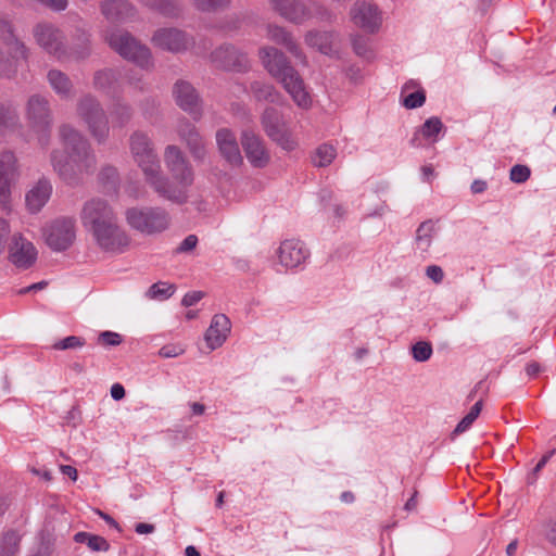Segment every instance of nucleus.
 <instances>
[{
  "label": "nucleus",
  "mask_w": 556,
  "mask_h": 556,
  "mask_svg": "<svg viewBox=\"0 0 556 556\" xmlns=\"http://www.w3.org/2000/svg\"><path fill=\"white\" fill-rule=\"evenodd\" d=\"M266 37L269 40L283 46L295 59L300 60L303 65L307 64L306 56L302 52L300 46L294 40L291 33H289L286 28L269 24L266 27Z\"/></svg>",
  "instance_id": "nucleus-28"
},
{
  "label": "nucleus",
  "mask_w": 556,
  "mask_h": 556,
  "mask_svg": "<svg viewBox=\"0 0 556 556\" xmlns=\"http://www.w3.org/2000/svg\"><path fill=\"white\" fill-rule=\"evenodd\" d=\"M111 396L115 401H119L125 396V389L122 384L115 383L111 387Z\"/></svg>",
  "instance_id": "nucleus-59"
},
{
  "label": "nucleus",
  "mask_w": 556,
  "mask_h": 556,
  "mask_svg": "<svg viewBox=\"0 0 556 556\" xmlns=\"http://www.w3.org/2000/svg\"><path fill=\"white\" fill-rule=\"evenodd\" d=\"M101 11L111 22H122L134 15V7L127 0H103Z\"/></svg>",
  "instance_id": "nucleus-29"
},
{
  "label": "nucleus",
  "mask_w": 556,
  "mask_h": 556,
  "mask_svg": "<svg viewBox=\"0 0 556 556\" xmlns=\"http://www.w3.org/2000/svg\"><path fill=\"white\" fill-rule=\"evenodd\" d=\"M354 52L364 59H371L374 56L372 50L369 47L368 40L363 36L354 37L352 41Z\"/></svg>",
  "instance_id": "nucleus-44"
},
{
  "label": "nucleus",
  "mask_w": 556,
  "mask_h": 556,
  "mask_svg": "<svg viewBox=\"0 0 556 556\" xmlns=\"http://www.w3.org/2000/svg\"><path fill=\"white\" fill-rule=\"evenodd\" d=\"M349 14L353 25L366 34H377L382 27L384 13L374 0L355 1Z\"/></svg>",
  "instance_id": "nucleus-12"
},
{
  "label": "nucleus",
  "mask_w": 556,
  "mask_h": 556,
  "mask_svg": "<svg viewBox=\"0 0 556 556\" xmlns=\"http://www.w3.org/2000/svg\"><path fill=\"white\" fill-rule=\"evenodd\" d=\"M26 55L27 48L15 35L12 21L0 14V76L11 77Z\"/></svg>",
  "instance_id": "nucleus-6"
},
{
  "label": "nucleus",
  "mask_w": 556,
  "mask_h": 556,
  "mask_svg": "<svg viewBox=\"0 0 556 556\" xmlns=\"http://www.w3.org/2000/svg\"><path fill=\"white\" fill-rule=\"evenodd\" d=\"M48 81L53 91L61 98H68L72 94V81L64 73L51 70L48 73Z\"/></svg>",
  "instance_id": "nucleus-34"
},
{
  "label": "nucleus",
  "mask_w": 556,
  "mask_h": 556,
  "mask_svg": "<svg viewBox=\"0 0 556 556\" xmlns=\"http://www.w3.org/2000/svg\"><path fill=\"white\" fill-rule=\"evenodd\" d=\"M46 244L55 252L67 250L75 241L76 226L73 217H59L43 227Z\"/></svg>",
  "instance_id": "nucleus-13"
},
{
  "label": "nucleus",
  "mask_w": 556,
  "mask_h": 556,
  "mask_svg": "<svg viewBox=\"0 0 556 556\" xmlns=\"http://www.w3.org/2000/svg\"><path fill=\"white\" fill-rule=\"evenodd\" d=\"M130 152L135 163L143 173L146 181L151 187V181L154 179L159 169V156L154 150L150 137L141 131H135L130 136Z\"/></svg>",
  "instance_id": "nucleus-9"
},
{
  "label": "nucleus",
  "mask_w": 556,
  "mask_h": 556,
  "mask_svg": "<svg viewBox=\"0 0 556 556\" xmlns=\"http://www.w3.org/2000/svg\"><path fill=\"white\" fill-rule=\"evenodd\" d=\"M77 115L86 124L90 135L98 141L104 142L110 132V126L100 102L85 96L77 103Z\"/></svg>",
  "instance_id": "nucleus-8"
},
{
  "label": "nucleus",
  "mask_w": 556,
  "mask_h": 556,
  "mask_svg": "<svg viewBox=\"0 0 556 556\" xmlns=\"http://www.w3.org/2000/svg\"><path fill=\"white\" fill-rule=\"evenodd\" d=\"M337 156V149L330 143H323L316 148L312 155V162L316 167L330 165Z\"/></svg>",
  "instance_id": "nucleus-35"
},
{
  "label": "nucleus",
  "mask_w": 556,
  "mask_h": 556,
  "mask_svg": "<svg viewBox=\"0 0 556 556\" xmlns=\"http://www.w3.org/2000/svg\"><path fill=\"white\" fill-rule=\"evenodd\" d=\"M173 94L180 109L192 115L194 119L200 118V99L192 85L188 81L179 80L174 85Z\"/></svg>",
  "instance_id": "nucleus-22"
},
{
  "label": "nucleus",
  "mask_w": 556,
  "mask_h": 556,
  "mask_svg": "<svg viewBox=\"0 0 556 556\" xmlns=\"http://www.w3.org/2000/svg\"><path fill=\"white\" fill-rule=\"evenodd\" d=\"M197 9L212 11L229 3V0H192Z\"/></svg>",
  "instance_id": "nucleus-49"
},
{
  "label": "nucleus",
  "mask_w": 556,
  "mask_h": 556,
  "mask_svg": "<svg viewBox=\"0 0 556 556\" xmlns=\"http://www.w3.org/2000/svg\"><path fill=\"white\" fill-rule=\"evenodd\" d=\"M304 39L308 47L317 49L323 54L329 55L333 52L334 34L332 33L309 30Z\"/></svg>",
  "instance_id": "nucleus-32"
},
{
  "label": "nucleus",
  "mask_w": 556,
  "mask_h": 556,
  "mask_svg": "<svg viewBox=\"0 0 556 556\" xmlns=\"http://www.w3.org/2000/svg\"><path fill=\"white\" fill-rule=\"evenodd\" d=\"M426 276L434 283L439 285L444 279V271L438 265H429L426 267Z\"/></svg>",
  "instance_id": "nucleus-53"
},
{
  "label": "nucleus",
  "mask_w": 556,
  "mask_h": 556,
  "mask_svg": "<svg viewBox=\"0 0 556 556\" xmlns=\"http://www.w3.org/2000/svg\"><path fill=\"white\" fill-rule=\"evenodd\" d=\"M85 345V340L77 336L66 337L53 344L54 350H71V349H79Z\"/></svg>",
  "instance_id": "nucleus-46"
},
{
  "label": "nucleus",
  "mask_w": 556,
  "mask_h": 556,
  "mask_svg": "<svg viewBox=\"0 0 556 556\" xmlns=\"http://www.w3.org/2000/svg\"><path fill=\"white\" fill-rule=\"evenodd\" d=\"M231 331V321L225 314H215L204 332V341L207 349L212 352L227 341Z\"/></svg>",
  "instance_id": "nucleus-20"
},
{
  "label": "nucleus",
  "mask_w": 556,
  "mask_h": 556,
  "mask_svg": "<svg viewBox=\"0 0 556 556\" xmlns=\"http://www.w3.org/2000/svg\"><path fill=\"white\" fill-rule=\"evenodd\" d=\"M216 144L227 163L232 166H239L243 163L236 135L230 129L222 128L216 132Z\"/></svg>",
  "instance_id": "nucleus-24"
},
{
  "label": "nucleus",
  "mask_w": 556,
  "mask_h": 556,
  "mask_svg": "<svg viewBox=\"0 0 556 556\" xmlns=\"http://www.w3.org/2000/svg\"><path fill=\"white\" fill-rule=\"evenodd\" d=\"M79 218L85 230L101 250L122 253L128 248L130 238L118 225L117 215L106 200L92 198L86 201Z\"/></svg>",
  "instance_id": "nucleus-1"
},
{
  "label": "nucleus",
  "mask_w": 556,
  "mask_h": 556,
  "mask_svg": "<svg viewBox=\"0 0 556 556\" xmlns=\"http://www.w3.org/2000/svg\"><path fill=\"white\" fill-rule=\"evenodd\" d=\"M63 475L68 476L73 481L77 480V470L76 468L70 465H62L60 467Z\"/></svg>",
  "instance_id": "nucleus-64"
},
{
  "label": "nucleus",
  "mask_w": 556,
  "mask_h": 556,
  "mask_svg": "<svg viewBox=\"0 0 556 556\" xmlns=\"http://www.w3.org/2000/svg\"><path fill=\"white\" fill-rule=\"evenodd\" d=\"M278 263L286 269L304 266L309 257L306 245L298 239H287L280 242L276 250Z\"/></svg>",
  "instance_id": "nucleus-15"
},
{
  "label": "nucleus",
  "mask_w": 556,
  "mask_h": 556,
  "mask_svg": "<svg viewBox=\"0 0 556 556\" xmlns=\"http://www.w3.org/2000/svg\"><path fill=\"white\" fill-rule=\"evenodd\" d=\"M212 62L225 70L241 71L247 67L248 60L245 54L239 52L232 46H222L212 53Z\"/></svg>",
  "instance_id": "nucleus-26"
},
{
  "label": "nucleus",
  "mask_w": 556,
  "mask_h": 556,
  "mask_svg": "<svg viewBox=\"0 0 556 556\" xmlns=\"http://www.w3.org/2000/svg\"><path fill=\"white\" fill-rule=\"evenodd\" d=\"M135 530L138 534H149L154 531V526L151 523L140 522L136 525Z\"/></svg>",
  "instance_id": "nucleus-62"
},
{
  "label": "nucleus",
  "mask_w": 556,
  "mask_h": 556,
  "mask_svg": "<svg viewBox=\"0 0 556 556\" xmlns=\"http://www.w3.org/2000/svg\"><path fill=\"white\" fill-rule=\"evenodd\" d=\"M177 132L186 142L194 160H203L206 155L205 143L195 126L188 121H180L177 125Z\"/></svg>",
  "instance_id": "nucleus-25"
},
{
  "label": "nucleus",
  "mask_w": 556,
  "mask_h": 556,
  "mask_svg": "<svg viewBox=\"0 0 556 556\" xmlns=\"http://www.w3.org/2000/svg\"><path fill=\"white\" fill-rule=\"evenodd\" d=\"M426 102V92L415 80L406 81L401 89V103L408 110L418 109Z\"/></svg>",
  "instance_id": "nucleus-30"
},
{
  "label": "nucleus",
  "mask_w": 556,
  "mask_h": 556,
  "mask_svg": "<svg viewBox=\"0 0 556 556\" xmlns=\"http://www.w3.org/2000/svg\"><path fill=\"white\" fill-rule=\"evenodd\" d=\"M16 123V116L9 114L0 105V138L3 137Z\"/></svg>",
  "instance_id": "nucleus-48"
},
{
  "label": "nucleus",
  "mask_w": 556,
  "mask_h": 556,
  "mask_svg": "<svg viewBox=\"0 0 556 556\" xmlns=\"http://www.w3.org/2000/svg\"><path fill=\"white\" fill-rule=\"evenodd\" d=\"M99 341L108 346H116L122 343V336L113 331H103L99 336Z\"/></svg>",
  "instance_id": "nucleus-51"
},
{
  "label": "nucleus",
  "mask_w": 556,
  "mask_h": 556,
  "mask_svg": "<svg viewBox=\"0 0 556 556\" xmlns=\"http://www.w3.org/2000/svg\"><path fill=\"white\" fill-rule=\"evenodd\" d=\"M203 298V292L201 291H191L185 294L181 300V304L186 307L192 306L197 304Z\"/></svg>",
  "instance_id": "nucleus-55"
},
{
  "label": "nucleus",
  "mask_w": 556,
  "mask_h": 556,
  "mask_svg": "<svg viewBox=\"0 0 556 556\" xmlns=\"http://www.w3.org/2000/svg\"><path fill=\"white\" fill-rule=\"evenodd\" d=\"M116 81V75L111 70L100 71L94 76L96 87L108 93L115 90Z\"/></svg>",
  "instance_id": "nucleus-39"
},
{
  "label": "nucleus",
  "mask_w": 556,
  "mask_h": 556,
  "mask_svg": "<svg viewBox=\"0 0 556 556\" xmlns=\"http://www.w3.org/2000/svg\"><path fill=\"white\" fill-rule=\"evenodd\" d=\"M412 357L418 363L430 359L433 354L432 345L427 341H418L410 349Z\"/></svg>",
  "instance_id": "nucleus-42"
},
{
  "label": "nucleus",
  "mask_w": 556,
  "mask_h": 556,
  "mask_svg": "<svg viewBox=\"0 0 556 556\" xmlns=\"http://www.w3.org/2000/svg\"><path fill=\"white\" fill-rule=\"evenodd\" d=\"M26 117L30 127L37 132L38 143L46 147L49 143L52 124L49 101L40 94L29 97L26 104Z\"/></svg>",
  "instance_id": "nucleus-11"
},
{
  "label": "nucleus",
  "mask_w": 556,
  "mask_h": 556,
  "mask_svg": "<svg viewBox=\"0 0 556 556\" xmlns=\"http://www.w3.org/2000/svg\"><path fill=\"white\" fill-rule=\"evenodd\" d=\"M481 409H482V402L478 401L470 408L468 414L457 424V426L455 427V429L453 431V435H457V434H460V433H464L465 431H467L471 427L473 421L480 415Z\"/></svg>",
  "instance_id": "nucleus-40"
},
{
  "label": "nucleus",
  "mask_w": 556,
  "mask_h": 556,
  "mask_svg": "<svg viewBox=\"0 0 556 556\" xmlns=\"http://www.w3.org/2000/svg\"><path fill=\"white\" fill-rule=\"evenodd\" d=\"M38 252L31 241L22 233H14L9 244V260L20 269L31 267L37 261Z\"/></svg>",
  "instance_id": "nucleus-17"
},
{
  "label": "nucleus",
  "mask_w": 556,
  "mask_h": 556,
  "mask_svg": "<svg viewBox=\"0 0 556 556\" xmlns=\"http://www.w3.org/2000/svg\"><path fill=\"white\" fill-rule=\"evenodd\" d=\"M155 47L170 52H180L191 43L190 38L177 28H161L156 30L152 37Z\"/></svg>",
  "instance_id": "nucleus-21"
},
{
  "label": "nucleus",
  "mask_w": 556,
  "mask_h": 556,
  "mask_svg": "<svg viewBox=\"0 0 556 556\" xmlns=\"http://www.w3.org/2000/svg\"><path fill=\"white\" fill-rule=\"evenodd\" d=\"M545 529V536L546 539L556 546V522L555 521H548L546 523Z\"/></svg>",
  "instance_id": "nucleus-56"
},
{
  "label": "nucleus",
  "mask_w": 556,
  "mask_h": 556,
  "mask_svg": "<svg viewBox=\"0 0 556 556\" xmlns=\"http://www.w3.org/2000/svg\"><path fill=\"white\" fill-rule=\"evenodd\" d=\"M164 163L172 175V180L164 176L159 163L157 173L151 181V188L162 199L175 204H184L189 200V190L194 181L192 166L182 151L169 144L164 150Z\"/></svg>",
  "instance_id": "nucleus-3"
},
{
  "label": "nucleus",
  "mask_w": 556,
  "mask_h": 556,
  "mask_svg": "<svg viewBox=\"0 0 556 556\" xmlns=\"http://www.w3.org/2000/svg\"><path fill=\"white\" fill-rule=\"evenodd\" d=\"M420 170L422 180L425 181H430L434 176V169L431 165H424Z\"/></svg>",
  "instance_id": "nucleus-63"
},
{
  "label": "nucleus",
  "mask_w": 556,
  "mask_h": 556,
  "mask_svg": "<svg viewBox=\"0 0 556 556\" xmlns=\"http://www.w3.org/2000/svg\"><path fill=\"white\" fill-rule=\"evenodd\" d=\"M125 220L135 231L144 236H156L172 225L170 214L161 206H131L125 211Z\"/></svg>",
  "instance_id": "nucleus-5"
},
{
  "label": "nucleus",
  "mask_w": 556,
  "mask_h": 556,
  "mask_svg": "<svg viewBox=\"0 0 556 556\" xmlns=\"http://www.w3.org/2000/svg\"><path fill=\"white\" fill-rule=\"evenodd\" d=\"M175 290L176 288L173 283L159 281L148 289L146 296L150 300L165 301L175 293Z\"/></svg>",
  "instance_id": "nucleus-37"
},
{
  "label": "nucleus",
  "mask_w": 556,
  "mask_h": 556,
  "mask_svg": "<svg viewBox=\"0 0 556 556\" xmlns=\"http://www.w3.org/2000/svg\"><path fill=\"white\" fill-rule=\"evenodd\" d=\"M189 407L192 416H202L206 410L205 405L199 402L189 403Z\"/></svg>",
  "instance_id": "nucleus-61"
},
{
  "label": "nucleus",
  "mask_w": 556,
  "mask_h": 556,
  "mask_svg": "<svg viewBox=\"0 0 556 556\" xmlns=\"http://www.w3.org/2000/svg\"><path fill=\"white\" fill-rule=\"evenodd\" d=\"M271 4L285 20L294 24H303L313 17L319 21L332 18V13L317 3L307 5L299 0H271Z\"/></svg>",
  "instance_id": "nucleus-10"
},
{
  "label": "nucleus",
  "mask_w": 556,
  "mask_h": 556,
  "mask_svg": "<svg viewBox=\"0 0 556 556\" xmlns=\"http://www.w3.org/2000/svg\"><path fill=\"white\" fill-rule=\"evenodd\" d=\"M198 241L199 240L195 235H189L180 242V244L176 248L175 252L178 254L189 253L195 249Z\"/></svg>",
  "instance_id": "nucleus-50"
},
{
  "label": "nucleus",
  "mask_w": 556,
  "mask_h": 556,
  "mask_svg": "<svg viewBox=\"0 0 556 556\" xmlns=\"http://www.w3.org/2000/svg\"><path fill=\"white\" fill-rule=\"evenodd\" d=\"M35 42L47 53L63 59L66 55V41L63 31L50 22H39L33 27Z\"/></svg>",
  "instance_id": "nucleus-14"
},
{
  "label": "nucleus",
  "mask_w": 556,
  "mask_h": 556,
  "mask_svg": "<svg viewBox=\"0 0 556 556\" xmlns=\"http://www.w3.org/2000/svg\"><path fill=\"white\" fill-rule=\"evenodd\" d=\"M16 159L11 151L0 153V205L7 210L10 197V185L16 176Z\"/></svg>",
  "instance_id": "nucleus-23"
},
{
  "label": "nucleus",
  "mask_w": 556,
  "mask_h": 556,
  "mask_svg": "<svg viewBox=\"0 0 556 556\" xmlns=\"http://www.w3.org/2000/svg\"><path fill=\"white\" fill-rule=\"evenodd\" d=\"M346 75L350 78V80H352L355 84L362 81L363 79V73L358 67H350Z\"/></svg>",
  "instance_id": "nucleus-60"
},
{
  "label": "nucleus",
  "mask_w": 556,
  "mask_h": 556,
  "mask_svg": "<svg viewBox=\"0 0 556 556\" xmlns=\"http://www.w3.org/2000/svg\"><path fill=\"white\" fill-rule=\"evenodd\" d=\"M260 58L267 72L282 84L295 104L304 110L309 109L312 98L286 55L274 47H264L260 50Z\"/></svg>",
  "instance_id": "nucleus-4"
},
{
  "label": "nucleus",
  "mask_w": 556,
  "mask_h": 556,
  "mask_svg": "<svg viewBox=\"0 0 556 556\" xmlns=\"http://www.w3.org/2000/svg\"><path fill=\"white\" fill-rule=\"evenodd\" d=\"M241 144L251 166L264 168L269 164L270 153L257 135L249 130L242 131Z\"/></svg>",
  "instance_id": "nucleus-18"
},
{
  "label": "nucleus",
  "mask_w": 556,
  "mask_h": 556,
  "mask_svg": "<svg viewBox=\"0 0 556 556\" xmlns=\"http://www.w3.org/2000/svg\"><path fill=\"white\" fill-rule=\"evenodd\" d=\"M11 232L8 219L0 217V255L4 252L9 235Z\"/></svg>",
  "instance_id": "nucleus-52"
},
{
  "label": "nucleus",
  "mask_w": 556,
  "mask_h": 556,
  "mask_svg": "<svg viewBox=\"0 0 556 556\" xmlns=\"http://www.w3.org/2000/svg\"><path fill=\"white\" fill-rule=\"evenodd\" d=\"M100 178L102 181H108L112 182V185H115L118 178L116 168L112 166L103 167L100 172Z\"/></svg>",
  "instance_id": "nucleus-54"
},
{
  "label": "nucleus",
  "mask_w": 556,
  "mask_h": 556,
  "mask_svg": "<svg viewBox=\"0 0 556 556\" xmlns=\"http://www.w3.org/2000/svg\"><path fill=\"white\" fill-rule=\"evenodd\" d=\"M437 232V225L433 220L429 219L421 223L416 230L415 249L421 253H427Z\"/></svg>",
  "instance_id": "nucleus-31"
},
{
  "label": "nucleus",
  "mask_w": 556,
  "mask_h": 556,
  "mask_svg": "<svg viewBox=\"0 0 556 556\" xmlns=\"http://www.w3.org/2000/svg\"><path fill=\"white\" fill-rule=\"evenodd\" d=\"M64 151L51 152V165L54 172L67 184H75L85 175L93 173L97 164L89 141L73 126L64 124L59 130Z\"/></svg>",
  "instance_id": "nucleus-2"
},
{
  "label": "nucleus",
  "mask_w": 556,
  "mask_h": 556,
  "mask_svg": "<svg viewBox=\"0 0 556 556\" xmlns=\"http://www.w3.org/2000/svg\"><path fill=\"white\" fill-rule=\"evenodd\" d=\"M445 134V127L438 116H431L415 130L409 140V144L414 148H422L426 144L432 146L437 143Z\"/></svg>",
  "instance_id": "nucleus-19"
},
{
  "label": "nucleus",
  "mask_w": 556,
  "mask_h": 556,
  "mask_svg": "<svg viewBox=\"0 0 556 556\" xmlns=\"http://www.w3.org/2000/svg\"><path fill=\"white\" fill-rule=\"evenodd\" d=\"M262 125L267 136L276 141L282 149H294L295 141L275 109L269 108L264 111Z\"/></svg>",
  "instance_id": "nucleus-16"
},
{
  "label": "nucleus",
  "mask_w": 556,
  "mask_h": 556,
  "mask_svg": "<svg viewBox=\"0 0 556 556\" xmlns=\"http://www.w3.org/2000/svg\"><path fill=\"white\" fill-rule=\"evenodd\" d=\"M113 126L123 127L131 117L130 108L126 104H116L111 111Z\"/></svg>",
  "instance_id": "nucleus-43"
},
{
  "label": "nucleus",
  "mask_w": 556,
  "mask_h": 556,
  "mask_svg": "<svg viewBox=\"0 0 556 556\" xmlns=\"http://www.w3.org/2000/svg\"><path fill=\"white\" fill-rule=\"evenodd\" d=\"M52 185L49 179L40 178L34 184L25 195L26 207L31 214L42 210L52 194Z\"/></svg>",
  "instance_id": "nucleus-27"
},
{
  "label": "nucleus",
  "mask_w": 556,
  "mask_h": 556,
  "mask_svg": "<svg viewBox=\"0 0 556 556\" xmlns=\"http://www.w3.org/2000/svg\"><path fill=\"white\" fill-rule=\"evenodd\" d=\"M110 47L121 56L135 63L141 68H150L153 65L149 48L141 45L129 33L122 29H113L105 36Z\"/></svg>",
  "instance_id": "nucleus-7"
},
{
  "label": "nucleus",
  "mask_w": 556,
  "mask_h": 556,
  "mask_svg": "<svg viewBox=\"0 0 556 556\" xmlns=\"http://www.w3.org/2000/svg\"><path fill=\"white\" fill-rule=\"evenodd\" d=\"M486 189L488 182L482 179H475L470 186V190L473 194L483 193Z\"/></svg>",
  "instance_id": "nucleus-57"
},
{
  "label": "nucleus",
  "mask_w": 556,
  "mask_h": 556,
  "mask_svg": "<svg viewBox=\"0 0 556 556\" xmlns=\"http://www.w3.org/2000/svg\"><path fill=\"white\" fill-rule=\"evenodd\" d=\"M186 349L179 343H170L159 350V355L164 358H174L185 353Z\"/></svg>",
  "instance_id": "nucleus-47"
},
{
  "label": "nucleus",
  "mask_w": 556,
  "mask_h": 556,
  "mask_svg": "<svg viewBox=\"0 0 556 556\" xmlns=\"http://www.w3.org/2000/svg\"><path fill=\"white\" fill-rule=\"evenodd\" d=\"M531 176V170L527 165L516 164L510 168L509 179L515 184H523Z\"/></svg>",
  "instance_id": "nucleus-45"
},
{
  "label": "nucleus",
  "mask_w": 556,
  "mask_h": 556,
  "mask_svg": "<svg viewBox=\"0 0 556 556\" xmlns=\"http://www.w3.org/2000/svg\"><path fill=\"white\" fill-rule=\"evenodd\" d=\"M74 540L77 543L86 544L93 552H104L110 547L104 538L88 532H77Z\"/></svg>",
  "instance_id": "nucleus-36"
},
{
  "label": "nucleus",
  "mask_w": 556,
  "mask_h": 556,
  "mask_svg": "<svg viewBox=\"0 0 556 556\" xmlns=\"http://www.w3.org/2000/svg\"><path fill=\"white\" fill-rule=\"evenodd\" d=\"M389 211L388 205L386 202H381L379 205H377L372 211L367 213L368 217H381Z\"/></svg>",
  "instance_id": "nucleus-58"
},
{
  "label": "nucleus",
  "mask_w": 556,
  "mask_h": 556,
  "mask_svg": "<svg viewBox=\"0 0 556 556\" xmlns=\"http://www.w3.org/2000/svg\"><path fill=\"white\" fill-rule=\"evenodd\" d=\"M147 7L155 9L166 16H174L178 13V5L176 0H139Z\"/></svg>",
  "instance_id": "nucleus-38"
},
{
  "label": "nucleus",
  "mask_w": 556,
  "mask_h": 556,
  "mask_svg": "<svg viewBox=\"0 0 556 556\" xmlns=\"http://www.w3.org/2000/svg\"><path fill=\"white\" fill-rule=\"evenodd\" d=\"M22 534L15 530H9L0 536V556H17L21 551Z\"/></svg>",
  "instance_id": "nucleus-33"
},
{
  "label": "nucleus",
  "mask_w": 556,
  "mask_h": 556,
  "mask_svg": "<svg viewBox=\"0 0 556 556\" xmlns=\"http://www.w3.org/2000/svg\"><path fill=\"white\" fill-rule=\"evenodd\" d=\"M252 92L257 100H264L269 102H277L279 93L270 85L254 83L252 85Z\"/></svg>",
  "instance_id": "nucleus-41"
}]
</instances>
